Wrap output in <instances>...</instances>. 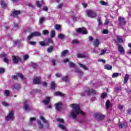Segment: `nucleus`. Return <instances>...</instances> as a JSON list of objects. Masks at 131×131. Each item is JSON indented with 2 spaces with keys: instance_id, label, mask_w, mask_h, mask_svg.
<instances>
[{
  "instance_id": "obj_41",
  "label": "nucleus",
  "mask_w": 131,
  "mask_h": 131,
  "mask_svg": "<svg viewBox=\"0 0 131 131\" xmlns=\"http://www.w3.org/2000/svg\"><path fill=\"white\" fill-rule=\"evenodd\" d=\"M106 97H107V94H106V93H103L101 95V99H105V98Z\"/></svg>"
},
{
  "instance_id": "obj_55",
  "label": "nucleus",
  "mask_w": 131,
  "mask_h": 131,
  "mask_svg": "<svg viewBox=\"0 0 131 131\" xmlns=\"http://www.w3.org/2000/svg\"><path fill=\"white\" fill-rule=\"evenodd\" d=\"M14 89L16 90H20V86L16 84L14 85Z\"/></svg>"
},
{
  "instance_id": "obj_6",
  "label": "nucleus",
  "mask_w": 131,
  "mask_h": 131,
  "mask_svg": "<svg viewBox=\"0 0 131 131\" xmlns=\"http://www.w3.org/2000/svg\"><path fill=\"white\" fill-rule=\"evenodd\" d=\"M123 42V39H122V37L121 36H116V43L117 46L118 45H121L120 43H122Z\"/></svg>"
},
{
  "instance_id": "obj_10",
  "label": "nucleus",
  "mask_w": 131,
  "mask_h": 131,
  "mask_svg": "<svg viewBox=\"0 0 131 131\" xmlns=\"http://www.w3.org/2000/svg\"><path fill=\"white\" fill-rule=\"evenodd\" d=\"M12 61L14 64H18L19 61H21V58L18 56H12Z\"/></svg>"
},
{
  "instance_id": "obj_22",
  "label": "nucleus",
  "mask_w": 131,
  "mask_h": 131,
  "mask_svg": "<svg viewBox=\"0 0 131 131\" xmlns=\"http://www.w3.org/2000/svg\"><path fill=\"white\" fill-rule=\"evenodd\" d=\"M128 78H129V75H128V74H126L125 75V77H124V84L127 83V81H128Z\"/></svg>"
},
{
  "instance_id": "obj_25",
  "label": "nucleus",
  "mask_w": 131,
  "mask_h": 131,
  "mask_svg": "<svg viewBox=\"0 0 131 131\" xmlns=\"http://www.w3.org/2000/svg\"><path fill=\"white\" fill-rule=\"evenodd\" d=\"M39 43L42 47H45V46H48V43L47 42L46 40H45V41H40L39 42Z\"/></svg>"
},
{
  "instance_id": "obj_44",
  "label": "nucleus",
  "mask_w": 131,
  "mask_h": 131,
  "mask_svg": "<svg viewBox=\"0 0 131 131\" xmlns=\"http://www.w3.org/2000/svg\"><path fill=\"white\" fill-rule=\"evenodd\" d=\"M109 24H111V21L109 19H106L104 23L105 25H109Z\"/></svg>"
},
{
  "instance_id": "obj_2",
  "label": "nucleus",
  "mask_w": 131,
  "mask_h": 131,
  "mask_svg": "<svg viewBox=\"0 0 131 131\" xmlns=\"http://www.w3.org/2000/svg\"><path fill=\"white\" fill-rule=\"evenodd\" d=\"M57 121L58 122H59L60 124H58V126L59 128H61V129H63V130L67 131V128H66V126L65 125H63L61 123H64V120L63 119H57Z\"/></svg>"
},
{
  "instance_id": "obj_56",
  "label": "nucleus",
  "mask_w": 131,
  "mask_h": 131,
  "mask_svg": "<svg viewBox=\"0 0 131 131\" xmlns=\"http://www.w3.org/2000/svg\"><path fill=\"white\" fill-rule=\"evenodd\" d=\"M108 32H109V31L107 29L104 30L102 31V33H103V34H107Z\"/></svg>"
},
{
  "instance_id": "obj_54",
  "label": "nucleus",
  "mask_w": 131,
  "mask_h": 131,
  "mask_svg": "<svg viewBox=\"0 0 131 131\" xmlns=\"http://www.w3.org/2000/svg\"><path fill=\"white\" fill-rule=\"evenodd\" d=\"M69 65L70 67H75V64L73 62H70Z\"/></svg>"
},
{
  "instance_id": "obj_35",
  "label": "nucleus",
  "mask_w": 131,
  "mask_h": 131,
  "mask_svg": "<svg viewBox=\"0 0 131 131\" xmlns=\"http://www.w3.org/2000/svg\"><path fill=\"white\" fill-rule=\"evenodd\" d=\"M55 35H56L55 30L51 31L50 35L51 37L53 38V37H55Z\"/></svg>"
},
{
  "instance_id": "obj_47",
  "label": "nucleus",
  "mask_w": 131,
  "mask_h": 131,
  "mask_svg": "<svg viewBox=\"0 0 131 131\" xmlns=\"http://www.w3.org/2000/svg\"><path fill=\"white\" fill-rule=\"evenodd\" d=\"M62 79L63 81H65L66 82V81H67V80H68V77L67 76H66L62 77Z\"/></svg>"
},
{
  "instance_id": "obj_15",
  "label": "nucleus",
  "mask_w": 131,
  "mask_h": 131,
  "mask_svg": "<svg viewBox=\"0 0 131 131\" xmlns=\"http://www.w3.org/2000/svg\"><path fill=\"white\" fill-rule=\"evenodd\" d=\"M37 123L38 128H39L40 129L43 128V124L41 123V121H40V120H37Z\"/></svg>"
},
{
  "instance_id": "obj_4",
  "label": "nucleus",
  "mask_w": 131,
  "mask_h": 131,
  "mask_svg": "<svg viewBox=\"0 0 131 131\" xmlns=\"http://www.w3.org/2000/svg\"><path fill=\"white\" fill-rule=\"evenodd\" d=\"M86 14L88 17H90V18H95L96 17L97 14H96V12L95 11H93V10H88L86 11Z\"/></svg>"
},
{
  "instance_id": "obj_29",
  "label": "nucleus",
  "mask_w": 131,
  "mask_h": 131,
  "mask_svg": "<svg viewBox=\"0 0 131 131\" xmlns=\"http://www.w3.org/2000/svg\"><path fill=\"white\" fill-rule=\"evenodd\" d=\"M105 106L107 108V109H108L109 107L111 106V103H110V101L109 100H107L105 103Z\"/></svg>"
},
{
  "instance_id": "obj_3",
  "label": "nucleus",
  "mask_w": 131,
  "mask_h": 131,
  "mask_svg": "<svg viewBox=\"0 0 131 131\" xmlns=\"http://www.w3.org/2000/svg\"><path fill=\"white\" fill-rule=\"evenodd\" d=\"M94 118L98 121H101V120L105 119V115L100 113H97L94 114Z\"/></svg>"
},
{
  "instance_id": "obj_20",
  "label": "nucleus",
  "mask_w": 131,
  "mask_h": 131,
  "mask_svg": "<svg viewBox=\"0 0 131 131\" xmlns=\"http://www.w3.org/2000/svg\"><path fill=\"white\" fill-rule=\"evenodd\" d=\"M74 72H76L77 73H78L79 76H82L83 75V72L80 71L77 69L75 70Z\"/></svg>"
},
{
  "instance_id": "obj_43",
  "label": "nucleus",
  "mask_w": 131,
  "mask_h": 131,
  "mask_svg": "<svg viewBox=\"0 0 131 131\" xmlns=\"http://www.w3.org/2000/svg\"><path fill=\"white\" fill-rule=\"evenodd\" d=\"M17 76H18V77H20L21 80H23L24 79V76H23V75H22L21 74H17Z\"/></svg>"
},
{
  "instance_id": "obj_27",
  "label": "nucleus",
  "mask_w": 131,
  "mask_h": 131,
  "mask_svg": "<svg viewBox=\"0 0 131 131\" xmlns=\"http://www.w3.org/2000/svg\"><path fill=\"white\" fill-rule=\"evenodd\" d=\"M33 34V36L38 37L40 36L41 34L39 32H34L32 33Z\"/></svg>"
},
{
  "instance_id": "obj_53",
  "label": "nucleus",
  "mask_w": 131,
  "mask_h": 131,
  "mask_svg": "<svg viewBox=\"0 0 131 131\" xmlns=\"http://www.w3.org/2000/svg\"><path fill=\"white\" fill-rule=\"evenodd\" d=\"M28 58H29V55H28V54H26L24 56V60H25V61H26V60H27Z\"/></svg>"
},
{
  "instance_id": "obj_28",
  "label": "nucleus",
  "mask_w": 131,
  "mask_h": 131,
  "mask_svg": "<svg viewBox=\"0 0 131 131\" xmlns=\"http://www.w3.org/2000/svg\"><path fill=\"white\" fill-rule=\"evenodd\" d=\"M53 50H54V46H51L47 49V52L48 53H52Z\"/></svg>"
},
{
  "instance_id": "obj_64",
  "label": "nucleus",
  "mask_w": 131,
  "mask_h": 131,
  "mask_svg": "<svg viewBox=\"0 0 131 131\" xmlns=\"http://www.w3.org/2000/svg\"><path fill=\"white\" fill-rule=\"evenodd\" d=\"M117 92H121V87H117L116 88Z\"/></svg>"
},
{
  "instance_id": "obj_62",
  "label": "nucleus",
  "mask_w": 131,
  "mask_h": 131,
  "mask_svg": "<svg viewBox=\"0 0 131 131\" xmlns=\"http://www.w3.org/2000/svg\"><path fill=\"white\" fill-rule=\"evenodd\" d=\"M4 61L8 64V63H9V59L7 58H5Z\"/></svg>"
},
{
  "instance_id": "obj_45",
  "label": "nucleus",
  "mask_w": 131,
  "mask_h": 131,
  "mask_svg": "<svg viewBox=\"0 0 131 131\" xmlns=\"http://www.w3.org/2000/svg\"><path fill=\"white\" fill-rule=\"evenodd\" d=\"M34 37L33 34L32 33H31V34L30 35H29L28 36V40H30V39H32V38Z\"/></svg>"
},
{
  "instance_id": "obj_16",
  "label": "nucleus",
  "mask_w": 131,
  "mask_h": 131,
  "mask_svg": "<svg viewBox=\"0 0 131 131\" xmlns=\"http://www.w3.org/2000/svg\"><path fill=\"white\" fill-rule=\"evenodd\" d=\"M24 109L25 111H31V107L28 105L26 103H25Z\"/></svg>"
},
{
  "instance_id": "obj_42",
  "label": "nucleus",
  "mask_w": 131,
  "mask_h": 131,
  "mask_svg": "<svg viewBox=\"0 0 131 131\" xmlns=\"http://www.w3.org/2000/svg\"><path fill=\"white\" fill-rule=\"evenodd\" d=\"M5 96H6V97H9V96H10V91H9L8 90L5 91Z\"/></svg>"
},
{
  "instance_id": "obj_51",
  "label": "nucleus",
  "mask_w": 131,
  "mask_h": 131,
  "mask_svg": "<svg viewBox=\"0 0 131 131\" xmlns=\"http://www.w3.org/2000/svg\"><path fill=\"white\" fill-rule=\"evenodd\" d=\"M100 4L102 6H107V3L105 1H100Z\"/></svg>"
},
{
  "instance_id": "obj_7",
  "label": "nucleus",
  "mask_w": 131,
  "mask_h": 131,
  "mask_svg": "<svg viewBox=\"0 0 131 131\" xmlns=\"http://www.w3.org/2000/svg\"><path fill=\"white\" fill-rule=\"evenodd\" d=\"M77 32L78 33H81L82 34H88V31H86V29L83 27L82 28H78L76 30Z\"/></svg>"
},
{
  "instance_id": "obj_13",
  "label": "nucleus",
  "mask_w": 131,
  "mask_h": 131,
  "mask_svg": "<svg viewBox=\"0 0 131 131\" xmlns=\"http://www.w3.org/2000/svg\"><path fill=\"white\" fill-rule=\"evenodd\" d=\"M100 43L101 42H100V40H99V39L98 38L94 39L93 41V46L95 47V48H98Z\"/></svg>"
},
{
  "instance_id": "obj_17",
  "label": "nucleus",
  "mask_w": 131,
  "mask_h": 131,
  "mask_svg": "<svg viewBox=\"0 0 131 131\" xmlns=\"http://www.w3.org/2000/svg\"><path fill=\"white\" fill-rule=\"evenodd\" d=\"M126 126H127V124L125 122L121 123L119 125V128H125V127H126Z\"/></svg>"
},
{
  "instance_id": "obj_26",
  "label": "nucleus",
  "mask_w": 131,
  "mask_h": 131,
  "mask_svg": "<svg viewBox=\"0 0 131 131\" xmlns=\"http://www.w3.org/2000/svg\"><path fill=\"white\" fill-rule=\"evenodd\" d=\"M51 100V97H47V99L43 101V104L47 105V104H49L50 103V101Z\"/></svg>"
},
{
  "instance_id": "obj_23",
  "label": "nucleus",
  "mask_w": 131,
  "mask_h": 131,
  "mask_svg": "<svg viewBox=\"0 0 131 131\" xmlns=\"http://www.w3.org/2000/svg\"><path fill=\"white\" fill-rule=\"evenodd\" d=\"M77 58H86V55H85L84 54H81V53H78L77 55Z\"/></svg>"
},
{
  "instance_id": "obj_32",
  "label": "nucleus",
  "mask_w": 131,
  "mask_h": 131,
  "mask_svg": "<svg viewBox=\"0 0 131 131\" xmlns=\"http://www.w3.org/2000/svg\"><path fill=\"white\" fill-rule=\"evenodd\" d=\"M67 53H68V50H66L63 51L61 52V57H65V56H66V54H67Z\"/></svg>"
},
{
  "instance_id": "obj_37",
  "label": "nucleus",
  "mask_w": 131,
  "mask_h": 131,
  "mask_svg": "<svg viewBox=\"0 0 131 131\" xmlns=\"http://www.w3.org/2000/svg\"><path fill=\"white\" fill-rule=\"evenodd\" d=\"M45 17H40L39 20V24H42L43 23V21H45Z\"/></svg>"
},
{
  "instance_id": "obj_31",
  "label": "nucleus",
  "mask_w": 131,
  "mask_h": 131,
  "mask_svg": "<svg viewBox=\"0 0 131 131\" xmlns=\"http://www.w3.org/2000/svg\"><path fill=\"white\" fill-rule=\"evenodd\" d=\"M58 38L59 39H63V38H65V36L63 34H59L58 35Z\"/></svg>"
},
{
  "instance_id": "obj_21",
  "label": "nucleus",
  "mask_w": 131,
  "mask_h": 131,
  "mask_svg": "<svg viewBox=\"0 0 131 131\" xmlns=\"http://www.w3.org/2000/svg\"><path fill=\"white\" fill-rule=\"evenodd\" d=\"M79 65L80 67L82 68V69H83V70H89V68L86 66H85V65L80 63H79Z\"/></svg>"
},
{
  "instance_id": "obj_19",
  "label": "nucleus",
  "mask_w": 131,
  "mask_h": 131,
  "mask_svg": "<svg viewBox=\"0 0 131 131\" xmlns=\"http://www.w3.org/2000/svg\"><path fill=\"white\" fill-rule=\"evenodd\" d=\"M20 13L21 12H20V11L15 10L13 12L11 16H12V17H16V16H17V15L20 14Z\"/></svg>"
},
{
  "instance_id": "obj_18",
  "label": "nucleus",
  "mask_w": 131,
  "mask_h": 131,
  "mask_svg": "<svg viewBox=\"0 0 131 131\" xmlns=\"http://www.w3.org/2000/svg\"><path fill=\"white\" fill-rule=\"evenodd\" d=\"M54 96H59L60 97H65V94H63L61 92H56L54 93Z\"/></svg>"
},
{
  "instance_id": "obj_24",
  "label": "nucleus",
  "mask_w": 131,
  "mask_h": 131,
  "mask_svg": "<svg viewBox=\"0 0 131 131\" xmlns=\"http://www.w3.org/2000/svg\"><path fill=\"white\" fill-rule=\"evenodd\" d=\"M104 69H106V70H111L112 69V66L110 64H105L104 66Z\"/></svg>"
},
{
  "instance_id": "obj_39",
  "label": "nucleus",
  "mask_w": 131,
  "mask_h": 131,
  "mask_svg": "<svg viewBox=\"0 0 131 131\" xmlns=\"http://www.w3.org/2000/svg\"><path fill=\"white\" fill-rule=\"evenodd\" d=\"M2 105L5 106V107H9L10 106V104L6 101L2 102Z\"/></svg>"
},
{
  "instance_id": "obj_61",
  "label": "nucleus",
  "mask_w": 131,
  "mask_h": 131,
  "mask_svg": "<svg viewBox=\"0 0 131 131\" xmlns=\"http://www.w3.org/2000/svg\"><path fill=\"white\" fill-rule=\"evenodd\" d=\"M72 43H78L79 41L77 40H73L72 41Z\"/></svg>"
},
{
  "instance_id": "obj_63",
  "label": "nucleus",
  "mask_w": 131,
  "mask_h": 131,
  "mask_svg": "<svg viewBox=\"0 0 131 131\" xmlns=\"http://www.w3.org/2000/svg\"><path fill=\"white\" fill-rule=\"evenodd\" d=\"M28 7H29V8H32V9H34V6L32 4H29Z\"/></svg>"
},
{
  "instance_id": "obj_9",
  "label": "nucleus",
  "mask_w": 131,
  "mask_h": 131,
  "mask_svg": "<svg viewBox=\"0 0 131 131\" xmlns=\"http://www.w3.org/2000/svg\"><path fill=\"white\" fill-rule=\"evenodd\" d=\"M117 46L118 47V52H120V54H121V55H124L125 53V51L124 50L123 47H122V45H118Z\"/></svg>"
},
{
  "instance_id": "obj_34",
  "label": "nucleus",
  "mask_w": 131,
  "mask_h": 131,
  "mask_svg": "<svg viewBox=\"0 0 131 131\" xmlns=\"http://www.w3.org/2000/svg\"><path fill=\"white\" fill-rule=\"evenodd\" d=\"M36 120V118L34 117L30 118V124H32L33 123L34 121H35Z\"/></svg>"
},
{
  "instance_id": "obj_60",
  "label": "nucleus",
  "mask_w": 131,
  "mask_h": 131,
  "mask_svg": "<svg viewBox=\"0 0 131 131\" xmlns=\"http://www.w3.org/2000/svg\"><path fill=\"white\" fill-rule=\"evenodd\" d=\"M106 53V49H103L101 51V55H104Z\"/></svg>"
},
{
  "instance_id": "obj_49",
  "label": "nucleus",
  "mask_w": 131,
  "mask_h": 131,
  "mask_svg": "<svg viewBox=\"0 0 131 131\" xmlns=\"http://www.w3.org/2000/svg\"><path fill=\"white\" fill-rule=\"evenodd\" d=\"M36 4L38 8H40L41 7V4H40L38 1H36Z\"/></svg>"
},
{
  "instance_id": "obj_36",
  "label": "nucleus",
  "mask_w": 131,
  "mask_h": 131,
  "mask_svg": "<svg viewBox=\"0 0 131 131\" xmlns=\"http://www.w3.org/2000/svg\"><path fill=\"white\" fill-rule=\"evenodd\" d=\"M0 5L3 8H6L7 7V4L4 1H0Z\"/></svg>"
},
{
  "instance_id": "obj_12",
  "label": "nucleus",
  "mask_w": 131,
  "mask_h": 131,
  "mask_svg": "<svg viewBox=\"0 0 131 131\" xmlns=\"http://www.w3.org/2000/svg\"><path fill=\"white\" fill-rule=\"evenodd\" d=\"M33 83L34 84H39L40 83V77H35L33 81Z\"/></svg>"
},
{
  "instance_id": "obj_50",
  "label": "nucleus",
  "mask_w": 131,
  "mask_h": 131,
  "mask_svg": "<svg viewBox=\"0 0 131 131\" xmlns=\"http://www.w3.org/2000/svg\"><path fill=\"white\" fill-rule=\"evenodd\" d=\"M97 22L98 23L99 26H100V25H101L102 24V21H101V18H98L97 19Z\"/></svg>"
},
{
  "instance_id": "obj_8",
  "label": "nucleus",
  "mask_w": 131,
  "mask_h": 131,
  "mask_svg": "<svg viewBox=\"0 0 131 131\" xmlns=\"http://www.w3.org/2000/svg\"><path fill=\"white\" fill-rule=\"evenodd\" d=\"M85 94H86V95H88V96H90V95H92V94H93V95L96 94V92L93 89L86 88L85 90Z\"/></svg>"
},
{
  "instance_id": "obj_46",
  "label": "nucleus",
  "mask_w": 131,
  "mask_h": 131,
  "mask_svg": "<svg viewBox=\"0 0 131 131\" xmlns=\"http://www.w3.org/2000/svg\"><path fill=\"white\" fill-rule=\"evenodd\" d=\"M29 43H30V45H31V46H35V45H36V41H29L28 42Z\"/></svg>"
},
{
  "instance_id": "obj_5",
  "label": "nucleus",
  "mask_w": 131,
  "mask_h": 131,
  "mask_svg": "<svg viewBox=\"0 0 131 131\" xmlns=\"http://www.w3.org/2000/svg\"><path fill=\"white\" fill-rule=\"evenodd\" d=\"M14 119V113L13 111L10 112L9 114L6 117L5 120L6 121H11Z\"/></svg>"
},
{
  "instance_id": "obj_48",
  "label": "nucleus",
  "mask_w": 131,
  "mask_h": 131,
  "mask_svg": "<svg viewBox=\"0 0 131 131\" xmlns=\"http://www.w3.org/2000/svg\"><path fill=\"white\" fill-rule=\"evenodd\" d=\"M46 40V42L48 43V45L49 43H53V40H52V39H47Z\"/></svg>"
},
{
  "instance_id": "obj_40",
  "label": "nucleus",
  "mask_w": 131,
  "mask_h": 131,
  "mask_svg": "<svg viewBox=\"0 0 131 131\" xmlns=\"http://www.w3.org/2000/svg\"><path fill=\"white\" fill-rule=\"evenodd\" d=\"M31 66L33 67V68H36L37 67V64L35 63V62H31Z\"/></svg>"
},
{
  "instance_id": "obj_30",
  "label": "nucleus",
  "mask_w": 131,
  "mask_h": 131,
  "mask_svg": "<svg viewBox=\"0 0 131 131\" xmlns=\"http://www.w3.org/2000/svg\"><path fill=\"white\" fill-rule=\"evenodd\" d=\"M50 85L51 86L52 90H55V88H56V84L55 83V82H51L50 83Z\"/></svg>"
},
{
  "instance_id": "obj_14",
  "label": "nucleus",
  "mask_w": 131,
  "mask_h": 131,
  "mask_svg": "<svg viewBox=\"0 0 131 131\" xmlns=\"http://www.w3.org/2000/svg\"><path fill=\"white\" fill-rule=\"evenodd\" d=\"M55 109L57 111H60L61 109V106H62V102H59L55 105Z\"/></svg>"
},
{
  "instance_id": "obj_52",
  "label": "nucleus",
  "mask_w": 131,
  "mask_h": 131,
  "mask_svg": "<svg viewBox=\"0 0 131 131\" xmlns=\"http://www.w3.org/2000/svg\"><path fill=\"white\" fill-rule=\"evenodd\" d=\"M55 29H56V30H59V29L61 28V26H60V25H56L55 26Z\"/></svg>"
},
{
  "instance_id": "obj_59",
  "label": "nucleus",
  "mask_w": 131,
  "mask_h": 131,
  "mask_svg": "<svg viewBox=\"0 0 131 131\" xmlns=\"http://www.w3.org/2000/svg\"><path fill=\"white\" fill-rule=\"evenodd\" d=\"M118 108L121 111L122 110V109H123V105H121L119 104L118 105Z\"/></svg>"
},
{
  "instance_id": "obj_58",
  "label": "nucleus",
  "mask_w": 131,
  "mask_h": 131,
  "mask_svg": "<svg viewBox=\"0 0 131 131\" xmlns=\"http://www.w3.org/2000/svg\"><path fill=\"white\" fill-rule=\"evenodd\" d=\"M56 77H62V75L60 73H57L55 75Z\"/></svg>"
},
{
  "instance_id": "obj_33",
  "label": "nucleus",
  "mask_w": 131,
  "mask_h": 131,
  "mask_svg": "<svg viewBox=\"0 0 131 131\" xmlns=\"http://www.w3.org/2000/svg\"><path fill=\"white\" fill-rule=\"evenodd\" d=\"M40 119L42 120V121L44 122V123H47V124H48V122L47 121V120L45 119V118L42 116H40Z\"/></svg>"
},
{
  "instance_id": "obj_57",
  "label": "nucleus",
  "mask_w": 131,
  "mask_h": 131,
  "mask_svg": "<svg viewBox=\"0 0 131 131\" xmlns=\"http://www.w3.org/2000/svg\"><path fill=\"white\" fill-rule=\"evenodd\" d=\"M5 72V69L3 68H0V74Z\"/></svg>"
},
{
  "instance_id": "obj_1",
  "label": "nucleus",
  "mask_w": 131,
  "mask_h": 131,
  "mask_svg": "<svg viewBox=\"0 0 131 131\" xmlns=\"http://www.w3.org/2000/svg\"><path fill=\"white\" fill-rule=\"evenodd\" d=\"M71 107L72 108L73 110L71 111L70 113V117L73 118V119H75L77 116L79 114H81V115H85L84 112L81 111L80 110V107H79V104H71Z\"/></svg>"
},
{
  "instance_id": "obj_38",
  "label": "nucleus",
  "mask_w": 131,
  "mask_h": 131,
  "mask_svg": "<svg viewBox=\"0 0 131 131\" xmlns=\"http://www.w3.org/2000/svg\"><path fill=\"white\" fill-rule=\"evenodd\" d=\"M49 33H50V32L47 30H44L42 32L43 35H47V34H49Z\"/></svg>"
},
{
  "instance_id": "obj_11",
  "label": "nucleus",
  "mask_w": 131,
  "mask_h": 131,
  "mask_svg": "<svg viewBox=\"0 0 131 131\" xmlns=\"http://www.w3.org/2000/svg\"><path fill=\"white\" fill-rule=\"evenodd\" d=\"M119 21L121 25H125V23H126V21H125V18L122 16H120L119 17Z\"/></svg>"
}]
</instances>
